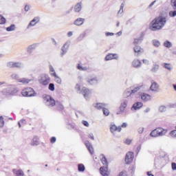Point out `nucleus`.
Wrapping results in <instances>:
<instances>
[{
    "instance_id": "nucleus-23",
    "label": "nucleus",
    "mask_w": 176,
    "mask_h": 176,
    "mask_svg": "<svg viewBox=\"0 0 176 176\" xmlns=\"http://www.w3.org/2000/svg\"><path fill=\"white\" fill-rule=\"evenodd\" d=\"M94 107H95V108H97V109H103L104 108H106V107H108V104L96 103L94 104Z\"/></svg>"
},
{
    "instance_id": "nucleus-27",
    "label": "nucleus",
    "mask_w": 176,
    "mask_h": 176,
    "mask_svg": "<svg viewBox=\"0 0 176 176\" xmlns=\"http://www.w3.org/2000/svg\"><path fill=\"white\" fill-rule=\"evenodd\" d=\"M85 23V19L83 18H78L74 21L75 25H82Z\"/></svg>"
},
{
    "instance_id": "nucleus-47",
    "label": "nucleus",
    "mask_w": 176,
    "mask_h": 176,
    "mask_svg": "<svg viewBox=\"0 0 176 176\" xmlns=\"http://www.w3.org/2000/svg\"><path fill=\"white\" fill-rule=\"evenodd\" d=\"M5 23H6V19L2 15H0V24H5Z\"/></svg>"
},
{
    "instance_id": "nucleus-62",
    "label": "nucleus",
    "mask_w": 176,
    "mask_h": 176,
    "mask_svg": "<svg viewBox=\"0 0 176 176\" xmlns=\"http://www.w3.org/2000/svg\"><path fill=\"white\" fill-rule=\"evenodd\" d=\"M118 176H127V173L126 172H121Z\"/></svg>"
},
{
    "instance_id": "nucleus-36",
    "label": "nucleus",
    "mask_w": 176,
    "mask_h": 176,
    "mask_svg": "<svg viewBox=\"0 0 176 176\" xmlns=\"http://www.w3.org/2000/svg\"><path fill=\"white\" fill-rule=\"evenodd\" d=\"M14 30H16V25L12 24L10 26L6 28V31H8V32H10L12 31H14Z\"/></svg>"
},
{
    "instance_id": "nucleus-39",
    "label": "nucleus",
    "mask_w": 176,
    "mask_h": 176,
    "mask_svg": "<svg viewBox=\"0 0 176 176\" xmlns=\"http://www.w3.org/2000/svg\"><path fill=\"white\" fill-rule=\"evenodd\" d=\"M164 46H165V47H168V49H170V47H173V44L171 42L166 41L164 43Z\"/></svg>"
},
{
    "instance_id": "nucleus-34",
    "label": "nucleus",
    "mask_w": 176,
    "mask_h": 176,
    "mask_svg": "<svg viewBox=\"0 0 176 176\" xmlns=\"http://www.w3.org/2000/svg\"><path fill=\"white\" fill-rule=\"evenodd\" d=\"M85 170H86V168L85 167V165H83V164H80L78 165V170L80 173H83Z\"/></svg>"
},
{
    "instance_id": "nucleus-17",
    "label": "nucleus",
    "mask_w": 176,
    "mask_h": 176,
    "mask_svg": "<svg viewBox=\"0 0 176 176\" xmlns=\"http://www.w3.org/2000/svg\"><path fill=\"white\" fill-rule=\"evenodd\" d=\"M85 145L87 146L91 155H93L94 153V148H93V146H91V144H90L89 141H85Z\"/></svg>"
},
{
    "instance_id": "nucleus-42",
    "label": "nucleus",
    "mask_w": 176,
    "mask_h": 176,
    "mask_svg": "<svg viewBox=\"0 0 176 176\" xmlns=\"http://www.w3.org/2000/svg\"><path fill=\"white\" fill-rule=\"evenodd\" d=\"M153 45L155 47H159V46H160V41L154 40V41H153Z\"/></svg>"
},
{
    "instance_id": "nucleus-54",
    "label": "nucleus",
    "mask_w": 176,
    "mask_h": 176,
    "mask_svg": "<svg viewBox=\"0 0 176 176\" xmlns=\"http://www.w3.org/2000/svg\"><path fill=\"white\" fill-rule=\"evenodd\" d=\"M82 124H83L84 126H85L86 127H89V122H88L87 121L83 120V121L82 122Z\"/></svg>"
},
{
    "instance_id": "nucleus-52",
    "label": "nucleus",
    "mask_w": 176,
    "mask_h": 176,
    "mask_svg": "<svg viewBox=\"0 0 176 176\" xmlns=\"http://www.w3.org/2000/svg\"><path fill=\"white\" fill-rule=\"evenodd\" d=\"M170 136L173 138H176V130H173L170 133Z\"/></svg>"
},
{
    "instance_id": "nucleus-11",
    "label": "nucleus",
    "mask_w": 176,
    "mask_h": 176,
    "mask_svg": "<svg viewBox=\"0 0 176 176\" xmlns=\"http://www.w3.org/2000/svg\"><path fill=\"white\" fill-rule=\"evenodd\" d=\"M134 159V153L133 152H128L125 157V163L126 164H130L133 162V160Z\"/></svg>"
},
{
    "instance_id": "nucleus-57",
    "label": "nucleus",
    "mask_w": 176,
    "mask_h": 176,
    "mask_svg": "<svg viewBox=\"0 0 176 176\" xmlns=\"http://www.w3.org/2000/svg\"><path fill=\"white\" fill-rule=\"evenodd\" d=\"M172 170H173L174 171H176V163L175 162L172 163Z\"/></svg>"
},
{
    "instance_id": "nucleus-59",
    "label": "nucleus",
    "mask_w": 176,
    "mask_h": 176,
    "mask_svg": "<svg viewBox=\"0 0 176 176\" xmlns=\"http://www.w3.org/2000/svg\"><path fill=\"white\" fill-rule=\"evenodd\" d=\"M50 142L51 144H54L56 142V137L51 138Z\"/></svg>"
},
{
    "instance_id": "nucleus-55",
    "label": "nucleus",
    "mask_w": 176,
    "mask_h": 176,
    "mask_svg": "<svg viewBox=\"0 0 176 176\" xmlns=\"http://www.w3.org/2000/svg\"><path fill=\"white\" fill-rule=\"evenodd\" d=\"M142 62L144 64H146V65H149V60L148 59H143Z\"/></svg>"
},
{
    "instance_id": "nucleus-31",
    "label": "nucleus",
    "mask_w": 176,
    "mask_h": 176,
    "mask_svg": "<svg viewBox=\"0 0 176 176\" xmlns=\"http://www.w3.org/2000/svg\"><path fill=\"white\" fill-rule=\"evenodd\" d=\"M101 162L104 167H108V161H107V158L104 155H102Z\"/></svg>"
},
{
    "instance_id": "nucleus-37",
    "label": "nucleus",
    "mask_w": 176,
    "mask_h": 176,
    "mask_svg": "<svg viewBox=\"0 0 176 176\" xmlns=\"http://www.w3.org/2000/svg\"><path fill=\"white\" fill-rule=\"evenodd\" d=\"M162 67L168 71H171V65L170 63H162Z\"/></svg>"
},
{
    "instance_id": "nucleus-8",
    "label": "nucleus",
    "mask_w": 176,
    "mask_h": 176,
    "mask_svg": "<svg viewBox=\"0 0 176 176\" xmlns=\"http://www.w3.org/2000/svg\"><path fill=\"white\" fill-rule=\"evenodd\" d=\"M129 102V100L127 99H123L121 101V104L120 107V111L117 112V115H120V113H123L124 112V109L127 108V104Z\"/></svg>"
},
{
    "instance_id": "nucleus-30",
    "label": "nucleus",
    "mask_w": 176,
    "mask_h": 176,
    "mask_svg": "<svg viewBox=\"0 0 176 176\" xmlns=\"http://www.w3.org/2000/svg\"><path fill=\"white\" fill-rule=\"evenodd\" d=\"M85 36H86V32H83L77 37L76 42H80L81 41H83Z\"/></svg>"
},
{
    "instance_id": "nucleus-53",
    "label": "nucleus",
    "mask_w": 176,
    "mask_h": 176,
    "mask_svg": "<svg viewBox=\"0 0 176 176\" xmlns=\"http://www.w3.org/2000/svg\"><path fill=\"white\" fill-rule=\"evenodd\" d=\"M160 112H166V106H161L159 108Z\"/></svg>"
},
{
    "instance_id": "nucleus-33",
    "label": "nucleus",
    "mask_w": 176,
    "mask_h": 176,
    "mask_svg": "<svg viewBox=\"0 0 176 176\" xmlns=\"http://www.w3.org/2000/svg\"><path fill=\"white\" fill-rule=\"evenodd\" d=\"M160 65L157 64H154L153 67L151 68V71L153 73L157 72L159 71Z\"/></svg>"
},
{
    "instance_id": "nucleus-38",
    "label": "nucleus",
    "mask_w": 176,
    "mask_h": 176,
    "mask_svg": "<svg viewBox=\"0 0 176 176\" xmlns=\"http://www.w3.org/2000/svg\"><path fill=\"white\" fill-rule=\"evenodd\" d=\"M141 87H142V86H138V87H136L133 89V87H131L132 94H134L137 93V91H139L140 90Z\"/></svg>"
},
{
    "instance_id": "nucleus-61",
    "label": "nucleus",
    "mask_w": 176,
    "mask_h": 176,
    "mask_svg": "<svg viewBox=\"0 0 176 176\" xmlns=\"http://www.w3.org/2000/svg\"><path fill=\"white\" fill-rule=\"evenodd\" d=\"M75 89L78 91H80V85H76L75 87Z\"/></svg>"
},
{
    "instance_id": "nucleus-13",
    "label": "nucleus",
    "mask_w": 176,
    "mask_h": 176,
    "mask_svg": "<svg viewBox=\"0 0 176 176\" xmlns=\"http://www.w3.org/2000/svg\"><path fill=\"white\" fill-rule=\"evenodd\" d=\"M150 90L151 91H153V93H159L160 91V88L159 87V84L156 82H152L151 87H150Z\"/></svg>"
},
{
    "instance_id": "nucleus-28",
    "label": "nucleus",
    "mask_w": 176,
    "mask_h": 176,
    "mask_svg": "<svg viewBox=\"0 0 176 176\" xmlns=\"http://www.w3.org/2000/svg\"><path fill=\"white\" fill-rule=\"evenodd\" d=\"M51 75L54 77L55 82H56L58 85H61V82H62L61 78L58 76H57V74L52 73Z\"/></svg>"
},
{
    "instance_id": "nucleus-48",
    "label": "nucleus",
    "mask_w": 176,
    "mask_h": 176,
    "mask_svg": "<svg viewBox=\"0 0 176 176\" xmlns=\"http://www.w3.org/2000/svg\"><path fill=\"white\" fill-rule=\"evenodd\" d=\"M102 111H103V113H104V115H105V116H108V115H109V110H108V109L104 107Z\"/></svg>"
},
{
    "instance_id": "nucleus-4",
    "label": "nucleus",
    "mask_w": 176,
    "mask_h": 176,
    "mask_svg": "<svg viewBox=\"0 0 176 176\" xmlns=\"http://www.w3.org/2000/svg\"><path fill=\"white\" fill-rule=\"evenodd\" d=\"M18 90L16 87L11 85L2 91L4 96H14L17 93Z\"/></svg>"
},
{
    "instance_id": "nucleus-51",
    "label": "nucleus",
    "mask_w": 176,
    "mask_h": 176,
    "mask_svg": "<svg viewBox=\"0 0 176 176\" xmlns=\"http://www.w3.org/2000/svg\"><path fill=\"white\" fill-rule=\"evenodd\" d=\"M169 16H170V17H175V16H176V10L170 11V12H169Z\"/></svg>"
},
{
    "instance_id": "nucleus-6",
    "label": "nucleus",
    "mask_w": 176,
    "mask_h": 176,
    "mask_svg": "<svg viewBox=\"0 0 176 176\" xmlns=\"http://www.w3.org/2000/svg\"><path fill=\"white\" fill-rule=\"evenodd\" d=\"M38 82L43 86H47V84L50 83V77L47 74H42Z\"/></svg>"
},
{
    "instance_id": "nucleus-45",
    "label": "nucleus",
    "mask_w": 176,
    "mask_h": 176,
    "mask_svg": "<svg viewBox=\"0 0 176 176\" xmlns=\"http://www.w3.org/2000/svg\"><path fill=\"white\" fill-rule=\"evenodd\" d=\"M170 5L172 8L176 10V0H170Z\"/></svg>"
},
{
    "instance_id": "nucleus-35",
    "label": "nucleus",
    "mask_w": 176,
    "mask_h": 176,
    "mask_svg": "<svg viewBox=\"0 0 176 176\" xmlns=\"http://www.w3.org/2000/svg\"><path fill=\"white\" fill-rule=\"evenodd\" d=\"M56 107L59 111H63L64 109V106L61 104V102L56 101L55 104Z\"/></svg>"
},
{
    "instance_id": "nucleus-32",
    "label": "nucleus",
    "mask_w": 176,
    "mask_h": 176,
    "mask_svg": "<svg viewBox=\"0 0 176 176\" xmlns=\"http://www.w3.org/2000/svg\"><path fill=\"white\" fill-rule=\"evenodd\" d=\"M36 46H37V44H32V45H30L28 47V53H31V52H32V50H35L36 49Z\"/></svg>"
},
{
    "instance_id": "nucleus-18",
    "label": "nucleus",
    "mask_w": 176,
    "mask_h": 176,
    "mask_svg": "<svg viewBox=\"0 0 176 176\" xmlns=\"http://www.w3.org/2000/svg\"><path fill=\"white\" fill-rule=\"evenodd\" d=\"M142 63H141V60L138 59H134L132 62V66L134 68H140L141 67Z\"/></svg>"
},
{
    "instance_id": "nucleus-25",
    "label": "nucleus",
    "mask_w": 176,
    "mask_h": 176,
    "mask_svg": "<svg viewBox=\"0 0 176 176\" xmlns=\"http://www.w3.org/2000/svg\"><path fill=\"white\" fill-rule=\"evenodd\" d=\"M83 6V3L82 2L78 3L75 6H74V11L77 13H79L82 10V6Z\"/></svg>"
},
{
    "instance_id": "nucleus-58",
    "label": "nucleus",
    "mask_w": 176,
    "mask_h": 176,
    "mask_svg": "<svg viewBox=\"0 0 176 176\" xmlns=\"http://www.w3.org/2000/svg\"><path fill=\"white\" fill-rule=\"evenodd\" d=\"M105 35H106V36H113V35H115V34H113L112 32H106Z\"/></svg>"
},
{
    "instance_id": "nucleus-43",
    "label": "nucleus",
    "mask_w": 176,
    "mask_h": 176,
    "mask_svg": "<svg viewBox=\"0 0 176 176\" xmlns=\"http://www.w3.org/2000/svg\"><path fill=\"white\" fill-rule=\"evenodd\" d=\"M17 176H24V172L21 170H18L15 173Z\"/></svg>"
},
{
    "instance_id": "nucleus-50",
    "label": "nucleus",
    "mask_w": 176,
    "mask_h": 176,
    "mask_svg": "<svg viewBox=\"0 0 176 176\" xmlns=\"http://www.w3.org/2000/svg\"><path fill=\"white\" fill-rule=\"evenodd\" d=\"M50 74H56V71L54 70V67L52 65H50Z\"/></svg>"
},
{
    "instance_id": "nucleus-1",
    "label": "nucleus",
    "mask_w": 176,
    "mask_h": 176,
    "mask_svg": "<svg viewBox=\"0 0 176 176\" xmlns=\"http://www.w3.org/2000/svg\"><path fill=\"white\" fill-rule=\"evenodd\" d=\"M166 18L158 16L151 22L150 30H151V31H158V30H162V28L166 25Z\"/></svg>"
},
{
    "instance_id": "nucleus-15",
    "label": "nucleus",
    "mask_w": 176,
    "mask_h": 176,
    "mask_svg": "<svg viewBox=\"0 0 176 176\" xmlns=\"http://www.w3.org/2000/svg\"><path fill=\"white\" fill-rule=\"evenodd\" d=\"M133 50H134L135 56L136 57H138V56L144 53V49L141 48V47L138 45H135Z\"/></svg>"
},
{
    "instance_id": "nucleus-10",
    "label": "nucleus",
    "mask_w": 176,
    "mask_h": 176,
    "mask_svg": "<svg viewBox=\"0 0 176 176\" xmlns=\"http://www.w3.org/2000/svg\"><path fill=\"white\" fill-rule=\"evenodd\" d=\"M7 67L8 68H23V63L21 62H8Z\"/></svg>"
},
{
    "instance_id": "nucleus-21",
    "label": "nucleus",
    "mask_w": 176,
    "mask_h": 176,
    "mask_svg": "<svg viewBox=\"0 0 176 176\" xmlns=\"http://www.w3.org/2000/svg\"><path fill=\"white\" fill-rule=\"evenodd\" d=\"M110 130L113 134L115 133V131H118L119 133H120V131H122V126H116V125H111Z\"/></svg>"
},
{
    "instance_id": "nucleus-22",
    "label": "nucleus",
    "mask_w": 176,
    "mask_h": 176,
    "mask_svg": "<svg viewBox=\"0 0 176 176\" xmlns=\"http://www.w3.org/2000/svg\"><path fill=\"white\" fill-rule=\"evenodd\" d=\"M100 170L101 175L102 176L109 175V172H108V167H101Z\"/></svg>"
},
{
    "instance_id": "nucleus-24",
    "label": "nucleus",
    "mask_w": 176,
    "mask_h": 176,
    "mask_svg": "<svg viewBox=\"0 0 176 176\" xmlns=\"http://www.w3.org/2000/svg\"><path fill=\"white\" fill-rule=\"evenodd\" d=\"M133 96V93L131 92V88H128L124 92V98H129V97H131Z\"/></svg>"
},
{
    "instance_id": "nucleus-26",
    "label": "nucleus",
    "mask_w": 176,
    "mask_h": 176,
    "mask_svg": "<svg viewBox=\"0 0 176 176\" xmlns=\"http://www.w3.org/2000/svg\"><path fill=\"white\" fill-rule=\"evenodd\" d=\"M115 58L116 60L118 58L116 57V54H109L106 57L105 60L106 61H109V60H113Z\"/></svg>"
},
{
    "instance_id": "nucleus-29",
    "label": "nucleus",
    "mask_w": 176,
    "mask_h": 176,
    "mask_svg": "<svg viewBox=\"0 0 176 176\" xmlns=\"http://www.w3.org/2000/svg\"><path fill=\"white\" fill-rule=\"evenodd\" d=\"M31 145L34 146H36V145H39V138H38L37 136H34L32 139Z\"/></svg>"
},
{
    "instance_id": "nucleus-60",
    "label": "nucleus",
    "mask_w": 176,
    "mask_h": 176,
    "mask_svg": "<svg viewBox=\"0 0 176 176\" xmlns=\"http://www.w3.org/2000/svg\"><path fill=\"white\" fill-rule=\"evenodd\" d=\"M125 144H126L127 145H130L131 144V140L126 139L125 141Z\"/></svg>"
},
{
    "instance_id": "nucleus-63",
    "label": "nucleus",
    "mask_w": 176,
    "mask_h": 176,
    "mask_svg": "<svg viewBox=\"0 0 176 176\" xmlns=\"http://www.w3.org/2000/svg\"><path fill=\"white\" fill-rule=\"evenodd\" d=\"M72 35H74V33H72V32H69L67 33V36H68L69 38H71V36H72Z\"/></svg>"
},
{
    "instance_id": "nucleus-20",
    "label": "nucleus",
    "mask_w": 176,
    "mask_h": 176,
    "mask_svg": "<svg viewBox=\"0 0 176 176\" xmlns=\"http://www.w3.org/2000/svg\"><path fill=\"white\" fill-rule=\"evenodd\" d=\"M144 104L141 102H138L133 104V107H131V110L134 109L135 111H137V109H140V108H142V106Z\"/></svg>"
},
{
    "instance_id": "nucleus-12",
    "label": "nucleus",
    "mask_w": 176,
    "mask_h": 176,
    "mask_svg": "<svg viewBox=\"0 0 176 176\" xmlns=\"http://www.w3.org/2000/svg\"><path fill=\"white\" fill-rule=\"evenodd\" d=\"M69 48V43L66 42L61 47L60 57H64L65 54H67L68 49Z\"/></svg>"
},
{
    "instance_id": "nucleus-46",
    "label": "nucleus",
    "mask_w": 176,
    "mask_h": 176,
    "mask_svg": "<svg viewBox=\"0 0 176 176\" xmlns=\"http://www.w3.org/2000/svg\"><path fill=\"white\" fill-rule=\"evenodd\" d=\"M77 68L78 69H79V71H87V67H82V66H80V64L78 65Z\"/></svg>"
},
{
    "instance_id": "nucleus-9",
    "label": "nucleus",
    "mask_w": 176,
    "mask_h": 176,
    "mask_svg": "<svg viewBox=\"0 0 176 176\" xmlns=\"http://www.w3.org/2000/svg\"><path fill=\"white\" fill-rule=\"evenodd\" d=\"M86 82L88 83V85H90L91 86H94L98 84V78H97L96 76L89 77L86 78Z\"/></svg>"
},
{
    "instance_id": "nucleus-14",
    "label": "nucleus",
    "mask_w": 176,
    "mask_h": 176,
    "mask_svg": "<svg viewBox=\"0 0 176 176\" xmlns=\"http://www.w3.org/2000/svg\"><path fill=\"white\" fill-rule=\"evenodd\" d=\"M41 19L39 18V16H36L34 17L28 24L27 28L30 29L31 28V27H34V25H36V24H38V23H39Z\"/></svg>"
},
{
    "instance_id": "nucleus-64",
    "label": "nucleus",
    "mask_w": 176,
    "mask_h": 176,
    "mask_svg": "<svg viewBox=\"0 0 176 176\" xmlns=\"http://www.w3.org/2000/svg\"><path fill=\"white\" fill-rule=\"evenodd\" d=\"M89 137V138H91V140H94V135H93V133H90Z\"/></svg>"
},
{
    "instance_id": "nucleus-41",
    "label": "nucleus",
    "mask_w": 176,
    "mask_h": 176,
    "mask_svg": "<svg viewBox=\"0 0 176 176\" xmlns=\"http://www.w3.org/2000/svg\"><path fill=\"white\" fill-rule=\"evenodd\" d=\"M5 125V121L3 120V116H0V128L2 129Z\"/></svg>"
},
{
    "instance_id": "nucleus-19",
    "label": "nucleus",
    "mask_w": 176,
    "mask_h": 176,
    "mask_svg": "<svg viewBox=\"0 0 176 176\" xmlns=\"http://www.w3.org/2000/svg\"><path fill=\"white\" fill-rule=\"evenodd\" d=\"M82 94H83L85 98L87 100V98L89 97V94H91V91H90L89 89L83 87L82 89Z\"/></svg>"
},
{
    "instance_id": "nucleus-3",
    "label": "nucleus",
    "mask_w": 176,
    "mask_h": 176,
    "mask_svg": "<svg viewBox=\"0 0 176 176\" xmlns=\"http://www.w3.org/2000/svg\"><path fill=\"white\" fill-rule=\"evenodd\" d=\"M43 100L45 101V105L47 107H50V108H52V107L56 106V100L50 95H44L43 96Z\"/></svg>"
},
{
    "instance_id": "nucleus-5",
    "label": "nucleus",
    "mask_w": 176,
    "mask_h": 176,
    "mask_svg": "<svg viewBox=\"0 0 176 176\" xmlns=\"http://www.w3.org/2000/svg\"><path fill=\"white\" fill-rule=\"evenodd\" d=\"M21 94L23 97H35V96H36V92H35L34 89L28 87L23 89Z\"/></svg>"
},
{
    "instance_id": "nucleus-7",
    "label": "nucleus",
    "mask_w": 176,
    "mask_h": 176,
    "mask_svg": "<svg viewBox=\"0 0 176 176\" xmlns=\"http://www.w3.org/2000/svg\"><path fill=\"white\" fill-rule=\"evenodd\" d=\"M12 79H15V80H17V82H19L20 83H30V82H32V80H30L28 78H20V76L17 74H13L11 76Z\"/></svg>"
},
{
    "instance_id": "nucleus-49",
    "label": "nucleus",
    "mask_w": 176,
    "mask_h": 176,
    "mask_svg": "<svg viewBox=\"0 0 176 176\" xmlns=\"http://www.w3.org/2000/svg\"><path fill=\"white\" fill-rule=\"evenodd\" d=\"M49 90L51 91H54V84L53 83H50L49 87H48Z\"/></svg>"
},
{
    "instance_id": "nucleus-2",
    "label": "nucleus",
    "mask_w": 176,
    "mask_h": 176,
    "mask_svg": "<svg viewBox=\"0 0 176 176\" xmlns=\"http://www.w3.org/2000/svg\"><path fill=\"white\" fill-rule=\"evenodd\" d=\"M167 133V130L163 128H157L152 131L150 133L151 137H163Z\"/></svg>"
},
{
    "instance_id": "nucleus-16",
    "label": "nucleus",
    "mask_w": 176,
    "mask_h": 176,
    "mask_svg": "<svg viewBox=\"0 0 176 176\" xmlns=\"http://www.w3.org/2000/svg\"><path fill=\"white\" fill-rule=\"evenodd\" d=\"M141 98L142 101H144V102H147V101H151L152 100V96L148 94L142 93Z\"/></svg>"
},
{
    "instance_id": "nucleus-56",
    "label": "nucleus",
    "mask_w": 176,
    "mask_h": 176,
    "mask_svg": "<svg viewBox=\"0 0 176 176\" xmlns=\"http://www.w3.org/2000/svg\"><path fill=\"white\" fill-rule=\"evenodd\" d=\"M139 134H142L144 133V127H140L138 129Z\"/></svg>"
},
{
    "instance_id": "nucleus-44",
    "label": "nucleus",
    "mask_w": 176,
    "mask_h": 176,
    "mask_svg": "<svg viewBox=\"0 0 176 176\" xmlns=\"http://www.w3.org/2000/svg\"><path fill=\"white\" fill-rule=\"evenodd\" d=\"M123 8H124V4L122 3L120 6V10L118 12V16H119V14H122V13H123Z\"/></svg>"
},
{
    "instance_id": "nucleus-40",
    "label": "nucleus",
    "mask_w": 176,
    "mask_h": 176,
    "mask_svg": "<svg viewBox=\"0 0 176 176\" xmlns=\"http://www.w3.org/2000/svg\"><path fill=\"white\" fill-rule=\"evenodd\" d=\"M142 42V37H140V38H135V39L134 40L133 43H134L135 45H138L139 43H141Z\"/></svg>"
}]
</instances>
